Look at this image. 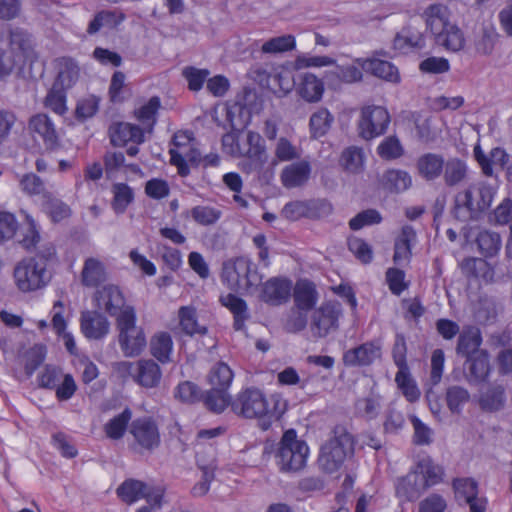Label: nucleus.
I'll list each match as a JSON object with an SVG mask.
<instances>
[{"mask_svg": "<svg viewBox=\"0 0 512 512\" xmlns=\"http://www.w3.org/2000/svg\"><path fill=\"white\" fill-rule=\"evenodd\" d=\"M495 194L486 182L471 184L455 194L451 214L460 222L478 221L491 207Z\"/></svg>", "mask_w": 512, "mask_h": 512, "instance_id": "nucleus-1", "label": "nucleus"}, {"mask_svg": "<svg viewBox=\"0 0 512 512\" xmlns=\"http://www.w3.org/2000/svg\"><path fill=\"white\" fill-rule=\"evenodd\" d=\"M356 440L344 425L338 424L332 430V437L320 448L318 464L326 473L337 472L355 453Z\"/></svg>", "mask_w": 512, "mask_h": 512, "instance_id": "nucleus-2", "label": "nucleus"}, {"mask_svg": "<svg viewBox=\"0 0 512 512\" xmlns=\"http://www.w3.org/2000/svg\"><path fill=\"white\" fill-rule=\"evenodd\" d=\"M222 279L233 290L253 294L262 284L263 274L250 257L242 255L223 263Z\"/></svg>", "mask_w": 512, "mask_h": 512, "instance_id": "nucleus-3", "label": "nucleus"}, {"mask_svg": "<svg viewBox=\"0 0 512 512\" xmlns=\"http://www.w3.org/2000/svg\"><path fill=\"white\" fill-rule=\"evenodd\" d=\"M308 445L298 439L294 429L284 432L275 453V461L281 472H298L306 466Z\"/></svg>", "mask_w": 512, "mask_h": 512, "instance_id": "nucleus-4", "label": "nucleus"}, {"mask_svg": "<svg viewBox=\"0 0 512 512\" xmlns=\"http://www.w3.org/2000/svg\"><path fill=\"white\" fill-rule=\"evenodd\" d=\"M233 380V372L224 362L216 363L208 374L211 389L205 393L204 406L214 412L222 413L230 403L228 389Z\"/></svg>", "mask_w": 512, "mask_h": 512, "instance_id": "nucleus-5", "label": "nucleus"}, {"mask_svg": "<svg viewBox=\"0 0 512 512\" xmlns=\"http://www.w3.org/2000/svg\"><path fill=\"white\" fill-rule=\"evenodd\" d=\"M137 316L133 306H128L116 319L119 331L118 342L125 356H138L146 347L143 329L136 325Z\"/></svg>", "mask_w": 512, "mask_h": 512, "instance_id": "nucleus-6", "label": "nucleus"}, {"mask_svg": "<svg viewBox=\"0 0 512 512\" xmlns=\"http://www.w3.org/2000/svg\"><path fill=\"white\" fill-rule=\"evenodd\" d=\"M229 405L236 415L246 419H260L267 416L278 419L282 413L269 409L265 395L257 388L241 391L235 399H230Z\"/></svg>", "mask_w": 512, "mask_h": 512, "instance_id": "nucleus-7", "label": "nucleus"}, {"mask_svg": "<svg viewBox=\"0 0 512 512\" xmlns=\"http://www.w3.org/2000/svg\"><path fill=\"white\" fill-rule=\"evenodd\" d=\"M14 278L19 290L30 292L46 286L51 275L43 261H38L37 258H27L15 267Z\"/></svg>", "mask_w": 512, "mask_h": 512, "instance_id": "nucleus-8", "label": "nucleus"}, {"mask_svg": "<svg viewBox=\"0 0 512 512\" xmlns=\"http://www.w3.org/2000/svg\"><path fill=\"white\" fill-rule=\"evenodd\" d=\"M343 314L337 301H327L314 309L310 318V331L315 338H325L339 328V319Z\"/></svg>", "mask_w": 512, "mask_h": 512, "instance_id": "nucleus-9", "label": "nucleus"}, {"mask_svg": "<svg viewBox=\"0 0 512 512\" xmlns=\"http://www.w3.org/2000/svg\"><path fill=\"white\" fill-rule=\"evenodd\" d=\"M129 432L134 439L130 447L138 453H152L160 446L159 428L156 421L151 417L134 419L129 426Z\"/></svg>", "mask_w": 512, "mask_h": 512, "instance_id": "nucleus-10", "label": "nucleus"}, {"mask_svg": "<svg viewBox=\"0 0 512 512\" xmlns=\"http://www.w3.org/2000/svg\"><path fill=\"white\" fill-rule=\"evenodd\" d=\"M390 114L383 106L368 105L361 109L358 120V133L364 140H372L386 133L390 124Z\"/></svg>", "mask_w": 512, "mask_h": 512, "instance_id": "nucleus-11", "label": "nucleus"}, {"mask_svg": "<svg viewBox=\"0 0 512 512\" xmlns=\"http://www.w3.org/2000/svg\"><path fill=\"white\" fill-rule=\"evenodd\" d=\"M259 298L271 306H280L289 301L292 281L285 277H271L260 285Z\"/></svg>", "mask_w": 512, "mask_h": 512, "instance_id": "nucleus-12", "label": "nucleus"}, {"mask_svg": "<svg viewBox=\"0 0 512 512\" xmlns=\"http://www.w3.org/2000/svg\"><path fill=\"white\" fill-rule=\"evenodd\" d=\"M121 365L132 375L134 381L145 388H154L159 385L162 377L160 366L152 359H141L135 367L129 362Z\"/></svg>", "mask_w": 512, "mask_h": 512, "instance_id": "nucleus-13", "label": "nucleus"}, {"mask_svg": "<svg viewBox=\"0 0 512 512\" xmlns=\"http://www.w3.org/2000/svg\"><path fill=\"white\" fill-rule=\"evenodd\" d=\"M95 301L99 309L116 318L129 306L126 305V299L120 288L112 284L98 289L95 293Z\"/></svg>", "mask_w": 512, "mask_h": 512, "instance_id": "nucleus-14", "label": "nucleus"}, {"mask_svg": "<svg viewBox=\"0 0 512 512\" xmlns=\"http://www.w3.org/2000/svg\"><path fill=\"white\" fill-rule=\"evenodd\" d=\"M29 129L35 139H41L47 150H55L59 147V136L55 125L46 114L39 113L29 120Z\"/></svg>", "mask_w": 512, "mask_h": 512, "instance_id": "nucleus-15", "label": "nucleus"}, {"mask_svg": "<svg viewBox=\"0 0 512 512\" xmlns=\"http://www.w3.org/2000/svg\"><path fill=\"white\" fill-rule=\"evenodd\" d=\"M110 143L114 147H124L129 142L136 145L145 141L144 129L128 122H114L109 126Z\"/></svg>", "mask_w": 512, "mask_h": 512, "instance_id": "nucleus-16", "label": "nucleus"}, {"mask_svg": "<svg viewBox=\"0 0 512 512\" xmlns=\"http://www.w3.org/2000/svg\"><path fill=\"white\" fill-rule=\"evenodd\" d=\"M415 168L422 180L435 182L444 173L445 158L442 154L427 152L417 158Z\"/></svg>", "mask_w": 512, "mask_h": 512, "instance_id": "nucleus-17", "label": "nucleus"}, {"mask_svg": "<svg viewBox=\"0 0 512 512\" xmlns=\"http://www.w3.org/2000/svg\"><path fill=\"white\" fill-rule=\"evenodd\" d=\"M312 210L319 211L322 215H328L332 212V205L327 200L292 201L283 207L281 215L287 220L296 221L302 217L310 216Z\"/></svg>", "mask_w": 512, "mask_h": 512, "instance_id": "nucleus-18", "label": "nucleus"}, {"mask_svg": "<svg viewBox=\"0 0 512 512\" xmlns=\"http://www.w3.org/2000/svg\"><path fill=\"white\" fill-rule=\"evenodd\" d=\"M80 328L87 339L100 340L109 333L110 323L107 317L98 311H83Z\"/></svg>", "mask_w": 512, "mask_h": 512, "instance_id": "nucleus-19", "label": "nucleus"}, {"mask_svg": "<svg viewBox=\"0 0 512 512\" xmlns=\"http://www.w3.org/2000/svg\"><path fill=\"white\" fill-rule=\"evenodd\" d=\"M381 356V346L375 342H366L347 350L343 355L346 366H368Z\"/></svg>", "mask_w": 512, "mask_h": 512, "instance_id": "nucleus-20", "label": "nucleus"}, {"mask_svg": "<svg viewBox=\"0 0 512 512\" xmlns=\"http://www.w3.org/2000/svg\"><path fill=\"white\" fill-rule=\"evenodd\" d=\"M483 342L482 333L475 325H466L462 328L456 345V354L458 356L469 358L479 352L484 351L480 346Z\"/></svg>", "mask_w": 512, "mask_h": 512, "instance_id": "nucleus-21", "label": "nucleus"}, {"mask_svg": "<svg viewBox=\"0 0 512 512\" xmlns=\"http://www.w3.org/2000/svg\"><path fill=\"white\" fill-rule=\"evenodd\" d=\"M247 144L249 148L243 155L249 160V170L261 171L268 159L264 139L259 133L249 131L247 133Z\"/></svg>", "mask_w": 512, "mask_h": 512, "instance_id": "nucleus-22", "label": "nucleus"}, {"mask_svg": "<svg viewBox=\"0 0 512 512\" xmlns=\"http://www.w3.org/2000/svg\"><path fill=\"white\" fill-rule=\"evenodd\" d=\"M356 62L364 71L372 74L375 77L395 84L400 82V74L398 68L389 61L376 58H358Z\"/></svg>", "mask_w": 512, "mask_h": 512, "instance_id": "nucleus-23", "label": "nucleus"}, {"mask_svg": "<svg viewBox=\"0 0 512 512\" xmlns=\"http://www.w3.org/2000/svg\"><path fill=\"white\" fill-rule=\"evenodd\" d=\"M441 177L446 187H458L468 180V164L459 157H450L445 160V169Z\"/></svg>", "mask_w": 512, "mask_h": 512, "instance_id": "nucleus-24", "label": "nucleus"}, {"mask_svg": "<svg viewBox=\"0 0 512 512\" xmlns=\"http://www.w3.org/2000/svg\"><path fill=\"white\" fill-rule=\"evenodd\" d=\"M9 50L19 54V58L26 62L34 57V49L31 35L23 28H9Z\"/></svg>", "mask_w": 512, "mask_h": 512, "instance_id": "nucleus-25", "label": "nucleus"}, {"mask_svg": "<svg viewBox=\"0 0 512 512\" xmlns=\"http://www.w3.org/2000/svg\"><path fill=\"white\" fill-rule=\"evenodd\" d=\"M319 298L315 284L307 279L298 280L293 288L294 305L302 311L314 309Z\"/></svg>", "mask_w": 512, "mask_h": 512, "instance_id": "nucleus-26", "label": "nucleus"}, {"mask_svg": "<svg viewBox=\"0 0 512 512\" xmlns=\"http://www.w3.org/2000/svg\"><path fill=\"white\" fill-rule=\"evenodd\" d=\"M416 240V232L411 225H404L394 242L393 261L397 265L408 263L412 257V243Z\"/></svg>", "mask_w": 512, "mask_h": 512, "instance_id": "nucleus-27", "label": "nucleus"}, {"mask_svg": "<svg viewBox=\"0 0 512 512\" xmlns=\"http://www.w3.org/2000/svg\"><path fill=\"white\" fill-rule=\"evenodd\" d=\"M427 490L414 469L397 480L396 496L403 501H414Z\"/></svg>", "mask_w": 512, "mask_h": 512, "instance_id": "nucleus-28", "label": "nucleus"}, {"mask_svg": "<svg viewBox=\"0 0 512 512\" xmlns=\"http://www.w3.org/2000/svg\"><path fill=\"white\" fill-rule=\"evenodd\" d=\"M311 166L308 161H299L287 165L281 172V182L286 188L304 185L310 178Z\"/></svg>", "mask_w": 512, "mask_h": 512, "instance_id": "nucleus-29", "label": "nucleus"}, {"mask_svg": "<svg viewBox=\"0 0 512 512\" xmlns=\"http://www.w3.org/2000/svg\"><path fill=\"white\" fill-rule=\"evenodd\" d=\"M467 380L471 384L484 382L490 373L489 353L487 350L466 358Z\"/></svg>", "mask_w": 512, "mask_h": 512, "instance_id": "nucleus-30", "label": "nucleus"}, {"mask_svg": "<svg viewBox=\"0 0 512 512\" xmlns=\"http://www.w3.org/2000/svg\"><path fill=\"white\" fill-rule=\"evenodd\" d=\"M324 83L312 73H304L297 86L298 95L308 103H318L324 94Z\"/></svg>", "mask_w": 512, "mask_h": 512, "instance_id": "nucleus-31", "label": "nucleus"}, {"mask_svg": "<svg viewBox=\"0 0 512 512\" xmlns=\"http://www.w3.org/2000/svg\"><path fill=\"white\" fill-rule=\"evenodd\" d=\"M56 64L58 72L53 84L65 89L71 88L79 77L77 62L71 57H60L56 59Z\"/></svg>", "mask_w": 512, "mask_h": 512, "instance_id": "nucleus-32", "label": "nucleus"}, {"mask_svg": "<svg viewBox=\"0 0 512 512\" xmlns=\"http://www.w3.org/2000/svg\"><path fill=\"white\" fill-rule=\"evenodd\" d=\"M267 86L274 93L286 95L295 87V77L291 69L285 67L274 68L267 75Z\"/></svg>", "mask_w": 512, "mask_h": 512, "instance_id": "nucleus-33", "label": "nucleus"}, {"mask_svg": "<svg viewBox=\"0 0 512 512\" xmlns=\"http://www.w3.org/2000/svg\"><path fill=\"white\" fill-rule=\"evenodd\" d=\"M414 471L419 474V478L426 489L439 484L443 480V468L434 463L428 456L421 458L417 462Z\"/></svg>", "mask_w": 512, "mask_h": 512, "instance_id": "nucleus-34", "label": "nucleus"}, {"mask_svg": "<svg viewBox=\"0 0 512 512\" xmlns=\"http://www.w3.org/2000/svg\"><path fill=\"white\" fill-rule=\"evenodd\" d=\"M498 37L499 34L492 23H482L474 36L476 52L485 56L492 54Z\"/></svg>", "mask_w": 512, "mask_h": 512, "instance_id": "nucleus-35", "label": "nucleus"}, {"mask_svg": "<svg viewBox=\"0 0 512 512\" xmlns=\"http://www.w3.org/2000/svg\"><path fill=\"white\" fill-rule=\"evenodd\" d=\"M334 123V116L325 107L313 112L309 119V133L312 139L324 137Z\"/></svg>", "mask_w": 512, "mask_h": 512, "instance_id": "nucleus-36", "label": "nucleus"}, {"mask_svg": "<svg viewBox=\"0 0 512 512\" xmlns=\"http://www.w3.org/2000/svg\"><path fill=\"white\" fill-rule=\"evenodd\" d=\"M124 19L125 16L121 12L102 10L95 14L94 18L89 22L86 31L89 35H94L102 28L115 29Z\"/></svg>", "mask_w": 512, "mask_h": 512, "instance_id": "nucleus-37", "label": "nucleus"}, {"mask_svg": "<svg viewBox=\"0 0 512 512\" xmlns=\"http://www.w3.org/2000/svg\"><path fill=\"white\" fill-rule=\"evenodd\" d=\"M437 42L441 43L447 50L458 52L465 46V37L461 29L455 24H447L437 34Z\"/></svg>", "mask_w": 512, "mask_h": 512, "instance_id": "nucleus-38", "label": "nucleus"}, {"mask_svg": "<svg viewBox=\"0 0 512 512\" xmlns=\"http://www.w3.org/2000/svg\"><path fill=\"white\" fill-rule=\"evenodd\" d=\"M412 185V178L407 171L389 169L382 176V186L391 193H401Z\"/></svg>", "mask_w": 512, "mask_h": 512, "instance_id": "nucleus-39", "label": "nucleus"}, {"mask_svg": "<svg viewBox=\"0 0 512 512\" xmlns=\"http://www.w3.org/2000/svg\"><path fill=\"white\" fill-rule=\"evenodd\" d=\"M506 402L505 388L500 384L490 385L479 399L480 407L488 412H496L503 409Z\"/></svg>", "mask_w": 512, "mask_h": 512, "instance_id": "nucleus-40", "label": "nucleus"}, {"mask_svg": "<svg viewBox=\"0 0 512 512\" xmlns=\"http://www.w3.org/2000/svg\"><path fill=\"white\" fill-rule=\"evenodd\" d=\"M42 207L55 223L69 218L72 214L70 206L50 192L43 194Z\"/></svg>", "mask_w": 512, "mask_h": 512, "instance_id": "nucleus-41", "label": "nucleus"}, {"mask_svg": "<svg viewBox=\"0 0 512 512\" xmlns=\"http://www.w3.org/2000/svg\"><path fill=\"white\" fill-rule=\"evenodd\" d=\"M161 108L159 96H152L145 104L134 110V117L151 132L157 123V114Z\"/></svg>", "mask_w": 512, "mask_h": 512, "instance_id": "nucleus-42", "label": "nucleus"}, {"mask_svg": "<svg viewBox=\"0 0 512 512\" xmlns=\"http://www.w3.org/2000/svg\"><path fill=\"white\" fill-rule=\"evenodd\" d=\"M424 45L423 35L419 31L412 30L411 27L403 28L393 41V47L402 53H407L415 48H422Z\"/></svg>", "mask_w": 512, "mask_h": 512, "instance_id": "nucleus-43", "label": "nucleus"}, {"mask_svg": "<svg viewBox=\"0 0 512 512\" xmlns=\"http://www.w3.org/2000/svg\"><path fill=\"white\" fill-rule=\"evenodd\" d=\"M82 283L87 287H97L106 280L105 267L95 258H88L82 269Z\"/></svg>", "mask_w": 512, "mask_h": 512, "instance_id": "nucleus-44", "label": "nucleus"}, {"mask_svg": "<svg viewBox=\"0 0 512 512\" xmlns=\"http://www.w3.org/2000/svg\"><path fill=\"white\" fill-rule=\"evenodd\" d=\"M463 275L467 278L488 279L492 276V269L488 262L482 258H465L460 264Z\"/></svg>", "mask_w": 512, "mask_h": 512, "instance_id": "nucleus-45", "label": "nucleus"}, {"mask_svg": "<svg viewBox=\"0 0 512 512\" xmlns=\"http://www.w3.org/2000/svg\"><path fill=\"white\" fill-rule=\"evenodd\" d=\"M173 348V341L168 332L155 334L150 341L151 354L161 363H168Z\"/></svg>", "mask_w": 512, "mask_h": 512, "instance_id": "nucleus-46", "label": "nucleus"}, {"mask_svg": "<svg viewBox=\"0 0 512 512\" xmlns=\"http://www.w3.org/2000/svg\"><path fill=\"white\" fill-rule=\"evenodd\" d=\"M147 485L135 479L125 480L116 490L117 496L126 504H133L145 495Z\"/></svg>", "mask_w": 512, "mask_h": 512, "instance_id": "nucleus-47", "label": "nucleus"}, {"mask_svg": "<svg viewBox=\"0 0 512 512\" xmlns=\"http://www.w3.org/2000/svg\"><path fill=\"white\" fill-rule=\"evenodd\" d=\"M395 382L407 401L413 403L420 398L421 392L412 378L409 368L398 369Z\"/></svg>", "mask_w": 512, "mask_h": 512, "instance_id": "nucleus-48", "label": "nucleus"}, {"mask_svg": "<svg viewBox=\"0 0 512 512\" xmlns=\"http://www.w3.org/2000/svg\"><path fill=\"white\" fill-rule=\"evenodd\" d=\"M178 316L182 331L186 335H205L207 333V328L198 324L196 309L194 307L182 306L178 311Z\"/></svg>", "mask_w": 512, "mask_h": 512, "instance_id": "nucleus-49", "label": "nucleus"}, {"mask_svg": "<svg viewBox=\"0 0 512 512\" xmlns=\"http://www.w3.org/2000/svg\"><path fill=\"white\" fill-rule=\"evenodd\" d=\"M113 193L112 208L116 214H123L134 200L133 189L126 183H114L111 189Z\"/></svg>", "mask_w": 512, "mask_h": 512, "instance_id": "nucleus-50", "label": "nucleus"}, {"mask_svg": "<svg viewBox=\"0 0 512 512\" xmlns=\"http://www.w3.org/2000/svg\"><path fill=\"white\" fill-rule=\"evenodd\" d=\"M174 397L184 404L204 403L205 393L192 381L180 382L174 390Z\"/></svg>", "mask_w": 512, "mask_h": 512, "instance_id": "nucleus-51", "label": "nucleus"}, {"mask_svg": "<svg viewBox=\"0 0 512 512\" xmlns=\"http://www.w3.org/2000/svg\"><path fill=\"white\" fill-rule=\"evenodd\" d=\"M132 418V411L129 408H125L120 414L109 420L105 426L104 431L108 438L113 440L121 439Z\"/></svg>", "mask_w": 512, "mask_h": 512, "instance_id": "nucleus-52", "label": "nucleus"}, {"mask_svg": "<svg viewBox=\"0 0 512 512\" xmlns=\"http://www.w3.org/2000/svg\"><path fill=\"white\" fill-rule=\"evenodd\" d=\"M424 15L426 16L427 28H429L433 34H437L441 28L449 24L448 8L441 4L429 5Z\"/></svg>", "mask_w": 512, "mask_h": 512, "instance_id": "nucleus-53", "label": "nucleus"}, {"mask_svg": "<svg viewBox=\"0 0 512 512\" xmlns=\"http://www.w3.org/2000/svg\"><path fill=\"white\" fill-rule=\"evenodd\" d=\"M476 243L483 256L493 257L501 248V237L497 232L483 230L477 235Z\"/></svg>", "mask_w": 512, "mask_h": 512, "instance_id": "nucleus-54", "label": "nucleus"}, {"mask_svg": "<svg viewBox=\"0 0 512 512\" xmlns=\"http://www.w3.org/2000/svg\"><path fill=\"white\" fill-rule=\"evenodd\" d=\"M405 149L396 135L385 137L377 147L378 156L385 161H393L401 158Z\"/></svg>", "mask_w": 512, "mask_h": 512, "instance_id": "nucleus-55", "label": "nucleus"}, {"mask_svg": "<svg viewBox=\"0 0 512 512\" xmlns=\"http://www.w3.org/2000/svg\"><path fill=\"white\" fill-rule=\"evenodd\" d=\"M190 216L201 226H211L222 217V211L211 206L197 205L190 210Z\"/></svg>", "mask_w": 512, "mask_h": 512, "instance_id": "nucleus-56", "label": "nucleus"}, {"mask_svg": "<svg viewBox=\"0 0 512 512\" xmlns=\"http://www.w3.org/2000/svg\"><path fill=\"white\" fill-rule=\"evenodd\" d=\"M470 394L467 389L453 385L446 390V403L453 414H460L463 406L469 401Z\"/></svg>", "mask_w": 512, "mask_h": 512, "instance_id": "nucleus-57", "label": "nucleus"}, {"mask_svg": "<svg viewBox=\"0 0 512 512\" xmlns=\"http://www.w3.org/2000/svg\"><path fill=\"white\" fill-rule=\"evenodd\" d=\"M296 42L292 35H282L266 41L262 45V52L266 54H276L290 51L295 48Z\"/></svg>", "mask_w": 512, "mask_h": 512, "instance_id": "nucleus-58", "label": "nucleus"}, {"mask_svg": "<svg viewBox=\"0 0 512 512\" xmlns=\"http://www.w3.org/2000/svg\"><path fill=\"white\" fill-rule=\"evenodd\" d=\"M66 90L62 87L52 85L51 89L45 97V106L58 115H63L66 112Z\"/></svg>", "mask_w": 512, "mask_h": 512, "instance_id": "nucleus-59", "label": "nucleus"}, {"mask_svg": "<svg viewBox=\"0 0 512 512\" xmlns=\"http://www.w3.org/2000/svg\"><path fill=\"white\" fill-rule=\"evenodd\" d=\"M383 218L380 212L376 209H366L356 214L349 221V228L353 231H358L365 226L380 224Z\"/></svg>", "mask_w": 512, "mask_h": 512, "instance_id": "nucleus-60", "label": "nucleus"}, {"mask_svg": "<svg viewBox=\"0 0 512 512\" xmlns=\"http://www.w3.org/2000/svg\"><path fill=\"white\" fill-rule=\"evenodd\" d=\"M46 357V348L44 345L36 344L25 352V372L28 377L40 367Z\"/></svg>", "mask_w": 512, "mask_h": 512, "instance_id": "nucleus-61", "label": "nucleus"}, {"mask_svg": "<svg viewBox=\"0 0 512 512\" xmlns=\"http://www.w3.org/2000/svg\"><path fill=\"white\" fill-rule=\"evenodd\" d=\"M341 164L346 171L359 172L363 165L362 149L355 146L346 148L341 155Z\"/></svg>", "mask_w": 512, "mask_h": 512, "instance_id": "nucleus-62", "label": "nucleus"}, {"mask_svg": "<svg viewBox=\"0 0 512 512\" xmlns=\"http://www.w3.org/2000/svg\"><path fill=\"white\" fill-rule=\"evenodd\" d=\"M210 72L207 69H199L193 66H187L183 69L182 75L188 82V88L191 91H199L202 89Z\"/></svg>", "mask_w": 512, "mask_h": 512, "instance_id": "nucleus-63", "label": "nucleus"}, {"mask_svg": "<svg viewBox=\"0 0 512 512\" xmlns=\"http://www.w3.org/2000/svg\"><path fill=\"white\" fill-rule=\"evenodd\" d=\"M348 248L353 253V255L363 264H369L373 260L372 247L362 238H350L348 240Z\"/></svg>", "mask_w": 512, "mask_h": 512, "instance_id": "nucleus-64", "label": "nucleus"}]
</instances>
